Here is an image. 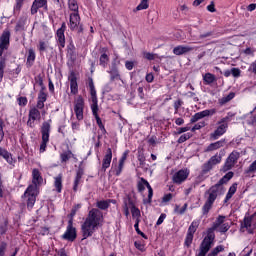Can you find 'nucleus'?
Wrapping results in <instances>:
<instances>
[{
    "mask_svg": "<svg viewBox=\"0 0 256 256\" xmlns=\"http://www.w3.org/2000/svg\"><path fill=\"white\" fill-rule=\"evenodd\" d=\"M233 172L226 173L215 185L210 187V189L206 192L208 194V198L205 202V204L202 207V213L203 215H207L209 211H211V207H213V203H215L217 197L219 195L225 194V183H229L231 179H233Z\"/></svg>",
    "mask_w": 256,
    "mask_h": 256,
    "instance_id": "obj_1",
    "label": "nucleus"
},
{
    "mask_svg": "<svg viewBox=\"0 0 256 256\" xmlns=\"http://www.w3.org/2000/svg\"><path fill=\"white\" fill-rule=\"evenodd\" d=\"M105 218L103 217V212L99 208H92L81 225V231L83 239H89L95 233V229L103 225Z\"/></svg>",
    "mask_w": 256,
    "mask_h": 256,
    "instance_id": "obj_2",
    "label": "nucleus"
},
{
    "mask_svg": "<svg viewBox=\"0 0 256 256\" xmlns=\"http://www.w3.org/2000/svg\"><path fill=\"white\" fill-rule=\"evenodd\" d=\"M40 185H43V176H41L39 169L35 168L32 170V184L28 186L24 193L29 211L33 209L35 201H37Z\"/></svg>",
    "mask_w": 256,
    "mask_h": 256,
    "instance_id": "obj_3",
    "label": "nucleus"
},
{
    "mask_svg": "<svg viewBox=\"0 0 256 256\" xmlns=\"http://www.w3.org/2000/svg\"><path fill=\"white\" fill-rule=\"evenodd\" d=\"M225 223V216H219L214 222L213 226L209 228L206 232V236L202 240L198 253L196 256H207L209 251H211V247H213V243L215 242V231L219 229L222 224Z\"/></svg>",
    "mask_w": 256,
    "mask_h": 256,
    "instance_id": "obj_4",
    "label": "nucleus"
},
{
    "mask_svg": "<svg viewBox=\"0 0 256 256\" xmlns=\"http://www.w3.org/2000/svg\"><path fill=\"white\" fill-rule=\"evenodd\" d=\"M218 127L215 129L213 133L210 134V139L212 141H217L219 137H223L227 133V129H229V116H226L217 122Z\"/></svg>",
    "mask_w": 256,
    "mask_h": 256,
    "instance_id": "obj_5",
    "label": "nucleus"
},
{
    "mask_svg": "<svg viewBox=\"0 0 256 256\" xmlns=\"http://www.w3.org/2000/svg\"><path fill=\"white\" fill-rule=\"evenodd\" d=\"M51 133V120L42 123L41 135L42 142L40 144V153H45L47 149V143H49V135Z\"/></svg>",
    "mask_w": 256,
    "mask_h": 256,
    "instance_id": "obj_6",
    "label": "nucleus"
},
{
    "mask_svg": "<svg viewBox=\"0 0 256 256\" xmlns=\"http://www.w3.org/2000/svg\"><path fill=\"white\" fill-rule=\"evenodd\" d=\"M145 188L148 189V198H144L143 203L144 205H147L153 201V188L151 187V184H149V181H147L145 178H141L137 183L138 192L143 195Z\"/></svg>",
    "mask_w": 256,
    "mask_h": 256,
    "instance_id": "obj_7",
    "label": "nucleus"
},
{
    "mask_svg": "<svg viewBox=\"0 0 256 256\" xmlns=\"http://www.w3.org/2000/svg\"><path fill=\"white\" fill-rule=\"evenodd\" d=\"M68 27L70 31L78 30V33L83 32V26H81V16H79V12H73L70 14Z\"/></svg>",
    "mask_w": 256,
    "mask_h": 256,
    "instance_id": "obj_8",
    "label": "nucleus"
},
{
    "mask_svg": "<svg viewBox=\"0 0 256 256\" xmlns=\"http://www.w3.org/2000/svg\"><path fill=\"white\" fill-rule=\"evenodd\" d=\"M239 157H241V154L239 152L232 151L222 167L223 173H227V171H231V169L235 167V164L237 163V161H239Z\"/></svg>",
    "mask_w": 256,
    "mask_h": 256,
    "instance_id": "obj_9",
    "label": "nucleus"
},
{
    "mask_svg": "<svg viewBox=\"0 0 256 256\" xmlns=\"http://www.w3.org/2000/svg\"><path fill=\"white\" fill-rule=\"evenodd\" d=\"M62 239L65 241H70L71 243L77 239V229L73 227V219L68 221V225L65 233L62 235Z\"/></svg>",
    "mask_w": 256,
    "mask_h": 256,
    "instance_id": "obj_10",
    "label": "nucleus"
},
{
    "mask_svg": "<svg viewBox=\"0 0 256 256\" xmlns=\"http://www.w3.org/2000/svg\"><path fill=\"white\" fill-rule=\"evenodd\" d=\"M11 41V32L9 30H4L2 35L0 36V57L3 56V52L9 49Z\"/></svg>",
    "mask_w": 256,
    "mask_h": 256,
    "instance_id": "obj_11",
    "label": "nucleus"
},
{
    "mask_svg": "<svg viewBox=\"0 0 256 256\" xmlns=\"http://www.w3.org/2000/svg\"><path fill=\"white\" fill-rule=\"evenodd\" d=\"M85 109V100L78 96L74 103V112L78 121H83V111Z\"/></svg>",
    "mask_w": 256,
    "mask_h": 256,
    "instance_id": "obj_12",
    "label": "nucleus"
},
{
    "mask_svg": "<svg viewBox=\"0 0 256 256\" xmlns=\"http://www.w3.org/2000/svg\"><path fill=\"white\" fill-rule=\"evenodd\" d=\"M40 120H41V111H39V109H37L36 107L31 108L28 114L27 126L30 127L31 129H35V121H40Z\"/></svg>",
    "mask_w": 256,
    "mask_h": 256,
    "instance_id": "obj_13",
    "label": "nucleus"
},
{
    "mask_svg": "<svg viewBox=\"0 0 256 256\" xmlns=\"http://www.w3.org/2000/svg\"><path fill=\"white\" fill-rule=\"evenodd\" d=\"M88 86L90 89V95H91V109H97L99 108L98 100H97V90H95V83L93 82V78L88 79Z\"/></svg>",
    "mask_w": 256,
    "mask_h": 256,
    "instance_id": "obj_14",
    "label": "nucleus"
},
{
    "mask_svg": "<svg viewBox=\"0 0 256 256\" xmlns=\"http://www.w3.org/2000/svg\"><path fill=\"white\" fill-rule=\"evenodd\" d=\"M65 31H67V24L63 22L61 27L56 32V39L59 44V49H65Z\"/></svg>",
    "mask_w": 256,
    "mask_h": 256,
    "instance_id": "obj_15",
    "label": "nucleus"
},
{
    "mask_svg": "<svg viewBox=\"0 0 256 256\" xmlns=\"http://www.w3.org/2000/svg\"><path fill=\"white\" fill-rule=\"evenodd\" d=\"M215 113H217V111L215 109H207V110H203L201 112H197L195 113L191 119H190V123H197V121L204 119V117H209L211 115H215Z\"/></svg>",
    "mask_w": 256,
    "mask_h": 256,
    "instance_id": "obj_16",
    "label": "nucleus"
},
{
    "mask_svg": "<svg viewBox=\"0 0 256 256\" xmlns=\"http://www.w3.org/2000/svg\"><path fill=\"white\" fill-rule=\"evenodd\" d=\"M215 113H217V111L215 109H207V110H203L201 112H197L195 113L191 119H190V123H197V121L204 119V117H209L211 115H215Z\"/></svg>",
    "mask_w": 256,
    "mask_h": 256,
    "instance_id": "obj_17",
    "label": "nucleus"
},
{
    "mask_svg": "<svg viewBox=\"0 0 256 256\" xmlns=\"http://www.w3.org/2000/svg\"><path fill=\"white\" fill-rule=\"evenodd\" d=\"M215 113H217V111L215 109H207V110H203L201 112H197L195 113L191 119H190V123H197V121L204 119V117H209L211 115H215Z\"/></svg>",
    "mask_w": 256,
    "mask_h": 256,
    "instance_id": "obj_18",
    "label": "nucleus"
},
{
    "mask_svg": "<svg viewBox=\"0 0 256 256\" xmlns=\"http://www.w3.org/2000/svg\"><path fill=\"white\" fill-rule=\"evenodd\" d=\"M68 80L70 81V92L72 95H77L79 93V84L77 83V74L75 72H71Z\"/></svg>",
    "mask_w": 256,
    "mask_h": 256,
    "instance_id": "obj_19",
    "label": "nucleus"
},
{
    "mask_svg": "<svg viewBox=\"0 0 256 256\" xmlns=\"http://www.w3.org/2000/svg\"><path fill=\"white\" fill-rule=\"evenodd\" d=\"M187 177H189L188 170H179L173 175L172 181L177 185H181V183H183V181H185Z\"/></svg>",
    "mask_w": 256,
    "mask_h": 256,
    "instance_id": "obj_20",
    "label": "nucleus"
},
{
    "mask_svg": "<svg viewBox=\"0 0 256 256\" xmlns=\"http://www.w3.org/2000/svg\"><path fill=\"white\" fill-rule=\"evenodd\" d=\"M39 9L47 11V0H34L31 6V15H36Z\"/></svg>",
    "mask_w": 256,
    "mask_h": 256,
    "instance_id": "obj_21",
    "label": "nucleus"
},
{
    "mask_svg": "<svg viewBox=\"0 0 256 256\" xmlns=\"http://www.w3.org/2000/svg\"><path fill=\"white\" fill-rule=\"evenodd\" d=\"M111 161H113V150H111V148H108L102 160L103 171H107V169L111 167Z\"/></svg>",
    "mask_w": 256,
    "mask_h": 256,
    "instance_id": "obj_22",
    "label": "nucleus"
},
{
    "mask_svg": "<svg viewBox=\"0 0 256 256\" xmlns=\"http://www.w3.org/2000/svg\"><path fill=\"white\" fill-rule=\"evenodd\" d=\"M241 229H246L250 235H253L255 231V224H253V216L244 217V222L241 225Z\"/></svg>",
    "mask_w": 256,
    "mask_h": 256,
    "instance_id": "obj_23",
    "label": "nucleus"
},
{
    "mask_svg": "<svg viewBox=\"0 0 256 256\" xmlns=\"http://www.w3.org/2000/svg\"><path fill=\"white\" fill-rule=\"evenodd\" d=\"M193 49H195L192 46H187V45H178L176 47L173 48V53L174 55H186V53H191V51H193Z\"/></svg>",
    "mask_w": 256,
    "mask_h": 256,
    "instance_id": "obj_24",
    "label": "nucleus"
},
{
    "mask_svg": "<svg viewBox=\"0 0 256 256\" xmlns=\"http://www.w3.org/2000/svg\"><path fill=\"white\" fill-rule=\"evenodd\" d=\"M129 205L131 206V213L132 218L135 220V223H141V210L135 206V203L133 201L129 202Z\"/></svg>",
    "mask_w": 256,
    "mask_h": 256,
    "instance_id": "obj_25",
    "label": "nucleus"
},
{
    "mask_svg": "<svg viewBox=\"0 0 256 256\" xmlns=\"http://www.w3.org/2000/svg\"><path fill=\"white\" fill-rule=\"evenodd\" d=\"M99 65L104 69L109 65V54H107V49L103 48L102 53L99 57Z\"/></svg>",
    "mask_w": 256,
    "mask_h": 256,
    "instance_id": "obj_26",
    "label": "nucleus"
},
{
    "mask_svg": "<svg viewBox=\"0 0 256 256\" xmlns=\"http://www.w3.org/2000/svg\"><path fill=\"white\" fill-rule=\"evenodd\" d=\"M92 115L95 117L96 123L99 127V129L105 133V125H103V121L101 120V117H99V108H91Z\"/></svg>",
    "mask_w": 256,
    "mask_h": 256,
    "instance_id": "obj_27",
    "label": "nucleus"
},
{
    "mask_svg": "<svg viewBox=\"0 0 256 256\" xmlns=\"http://www.w3.org/2000/svg\"><path fill=\"white\" fill-rule=\"evenodd\" d=\"M0 157H3V159L9 163V165H13V163H15V160H13V155H11V153H9V151L3 147H0Z\"/></svg>",
    "mask_w": 256,
    "mask_h": 256,
    "instance_id": "obj_28",
    "label": "nucleus"
},
{
    "mask_svg": "<svg viewBox=\"0 0 256 256\" xmlns=\"http://www.w3.org/2000/svg\"><path fill=\"white\" fill-rule=\"evenodd\" d=\"M54 187L56 189V193H61V191H63V174H58L54 177Z\"/></svg>",
    "mask_w": 256,
    "mask_h": 256,
    "instance_id": "obj_29",
    "label": "nucleus"
},
{
    "mask_svg": "<svg viewBox=\"0 0 256 256\" xmlns=\"http://www.w3.org/2000/svg\"><path fill=\"white\" fill-rule=\"evenodd\" d=\"M111 203H115L114 200H100L96 202V207H98L101 211H107L109 209Z\"/></svg>",
    "mask_w": 256,
    "mask_h": 256,
    "instance_id": "obj_30",
    "label": "nucleus"
},
{
    "mask_svg": "<svg viewBox=\"0 0 256 256\" xmlns=\"http://www.w3.org/2000/svg\"><path fill=\"white\" fill-rule=\"evenodd\" d=\"M223 145H225V140H219L214 143H211L206 148V152L209 153L211 151H217V149H221V147H223Z\"/></svg>",
    "mask_w": 256,
    "mask_h": 256,
    "instance_id": "obj_31",
    "label": "nucleus"
},
{
    "mask_svg": "<svg viewBox=\"0 0 256 256\" xmlns=\"http://www.w3.org/2000/svg\"><path fill=\"white\" fill-rule=\"evenodd\" d=\"M35 50L33 48L28 49V55H27V67H33V64L35 63L36 59Z\"/></svg>",
    "mask_w": 256,
    "mask_h": 256,
    "instance_id": "obj_32",
    "label": "nucleus"
},
{
    "mask_svg": "<svg viewBox=\"0 0 256 256\" xmlns=\"http://www.w3.org/2000/svg\"><path fill=\"white\" fill-rule=\"evenodd\" d=\"M203 81L205 85H212V83H215V81H217V78L214 74L208 72L203 75Z\"/></svg>",
    "mask_w": 256,
    "mask_h": 256,
    "instance_id": "obj_33",
    "label": "nucleus"
},
{
    "mask_svg": "<svg viewBox=\"0 0 256 256\" xmlns=\"http://www.w3.org/2000/svg\"><path fill=\"white\" fill-rule=\"evenodd\" d=\"M235 193H237V183H234L232 186H230L224 199V203H227V201H229L235 195Z\"/></svg>",
    "mask_w": 256,
    "mask_h": 256,
    "instance_id": "obj_34",
    "label": "nucleus"
},
{
    "mask_svg": "<svg viewBox=\"0 0 256 256\" xmlns=\"http://www.w3.org/2000/svg\"><path fill=\"white\" fill-rule=\"evenodd\" d=\"M108 73L110 74L111 81L121 79V75L119 74V70L116 66H112L111 70H109Z\"/></svg>",
    "mask_w": 256,
    "mask_h": 256,
    "instance_id": "obj_35",
    "label": "nucleus"
},
{
    "mask_svg": "<svg viewBox=\"0 0 256 256\" xmlns=\"http://www.w3.org/2000/svg\"><path fill=\"white\" fill-rule=\"evenodd\" d=\"M68 9L73 13H79V4L77 0H68Z\"/></svg>",
    "mask_w": 256,
    "mask_h": 256,
    "instance_id": "obj_36",
    "label": "nucleus"
},
{
    "mask_svg": "<svg viewBox=\"0 0 256 256\" xmlns=\"http://www.w3.org/2000/svg\"><path fill=\"white\" fill-rule=\"evenodd\" d=\"M225 251L224 245H218L214 249H212L207 256H217L219 253H223Z\"/></svg>",
    "mask_w": 256,
    "mask_h": 256,
    "instance_id": "obj_37",
    "label": "nucleus"
},
{
    "mask_svg": "<svg viewBox=\"0 0 256 256\" xmlns=\"http://www.w3.org/2000/svg\"><path fill=\"white\" fill-rule=\"evenodd\" d=\"M7 58L0 57V83L3 81V76L5 75V63Z\"/></svg>",
    "mask_w": 256,
    "mask_h": 256,
    "instance_id": "obj_38",
    "label": "nucleus"
},
{
    "mask_svg": "<svg viewBox=\"0 0 256 256\" xmlns=\"http://www.w3.org/2000/svg\"><path fill=\"white\" fill-rule=\"evenodd\" d=\"M199 220H194L191 225L188 228V232L191 235H195V232L197 231L198 227H199Z\"/></svg>",
    "mask_w": 256,
    "mask_h": 256,
    "instance_id": "obj_39",
    "label": "nucleus"
},
{
    "mask_svg": "<svg viewBox=\"0 0 256 256\" xmlns=\"http://www.w3.org/2000/svg\"><path fill=\"white\" fill-rule=\"evenodd\" d=\"M60 157H61L62 163H67V161H69L71 157H75V155H73L72 151H67L62 153Z\"/></svg>",
    "mask_w": 256,
    "mask_h": 256,
    "instance_id": "obj_40",
    "label": "nucleus"
},
{
    "mask_svg": "<svg viewBox=\"0 0 256 256\" xmlns=\"http://www.w3.org/2000/svg\"><path fill=\"white\" fill-rule=\"evenodd\" d=\"M222 159L223 158L220 154H216L212 156L208 161L215 167V165H219V163H221Z\"/></svg>",
    "mask_w": 256,
    "mask_h": 256,
    "instance_id": "obj_41",
    "label": "nucleus"
},
{
    "mask_svg": "<svg viewBox=\"0 0 256 256\" xmlns=\"http://www.w3.org/2000/svg\"><path fill=\"white\" fill-rule=\"evenodd\" d=\"M235 99V93L234 92H230L227 96H224L221 98L220 103L222 105H225V103H229V101Z\"/></svg>",
    "mask_w": 256,
    "mask_h": 256,
    "instance_id": "obj_42",
    "label": "nucleus"
},
{
    "mask_svg": "<svg viewBox=\"0 0 256 256\" xmlns=\"http://www.w3.org/2000/svg\"><path fill=\"white\" fill-rule=\"evenodd\" d=\"M149 9V0H141L140 4L136 7V11H143Z\"/></svg>",
    "mask_w": 256,
    "mask_h": 256,
    "instance_id": "obj_43",
    "label": "nucleus"
},
{
    "mask_svg": "<svg viewBox=\"0 0 256 256\" xmlns=\"http://www.w3.org/2000/svg\"><path fill=\"white\" fill-rule=\"evenodd\" d=\"M213 165L209 162V160L202 165V173H209L213 169Z\"/></svg>",
    "mask_w": 256,
    "mask_h": 256,
    "instance_id": "obj_44",
    "label": "nucleus"
},
{
    "mask_svg": "<svg viewBox=\"0 0 256 256\" xmlns=\"http://www.w3.org/2000/svg\"><path fill=\"white\" fill-rule=\"evenodd\" d=\"M187 211V204H184L182 208L179 205H176L174 208V213H178V215H183Z\"/></svg>",
    "mask_w": 256,
    "mask_h": 256,
    "instance_id": "obj_45",
    "label": "nucleus"
},
{
    "mask_svg": "<svg viewBox=\"0 0 256 256\" xmlns=\"http://www.w3.org/2000/svg\"><path fill=\"white\" fill-rule=\"evenodd\" d=\"M191 137H193V134L191 133L182 134L178 139V143H185V141H188Z\"/></svg>",
    "mask_w": 256,
    "mask_h": 256,
    "instance_id": "obj_46",
    "label": "nucleus"
},
{
    "mask_svg": "<svg viewBox=\"0 0 256 256\" xmlns=\"http://www.w3.org/2000/svg\"><path fill=\"white\" fill-rule=\"evenodd\" d=\"M205 125H206L205 121H200V122L196 123L192 128H190V130L192 132L199 131V129H203V127H205Z\"/></svg>",
    "mask_w": 256,
    "mask_h": 256,
    "instance_id": "obj_47",
    "label": "nucleus"
},
{
    "mask_svg": "<svg viewBox=\"0 0 256 256\" xmlns=\"http://www.w3.org/2000/svg\"><path fill=\"white\" fill-rule=\"evenodd\" d=\"M229 229H231V226L229 225V223H225V222L218 227V231L220 233H227Z\"/></svg>",
    "mask_w": 256,
    "mask_h": 256,
    "instance_id": "obj_48",
    "label": "nucleus"
},
{
    "mask_svg": "<svg viewBox=\"0 0 256 256\" xmlns=\"http://www.w3.org/2000/svg\"><path fill=\"white\" fill-rule=\"evenodd\" d=\"M195 234H189L187 232V235H186V238H185V245L186 247H191V243H193V237H194Z\"/></svg>",
    "mask_w": 256,
    "mask_h": 256,
    "instance_id": "obj_49",
    "label": "nucleus"
},
{
    "mask_svg": "<svg viewBox=\"0 0 256 256\" xmlns=\"http://www.w3.org/2000/svg\"><path fill=\"white\" fill-rule=\"evenodd\" d=\"M38 101H41L45 103L47 101V93H45V90L41 89L39 94H38Z\"/></svg>",
    "mask_w": 256,
    "mask_h": 256,
    "instance_id": "obj_50",
    "label": "nucleus"
},
{
    "mask_svg": "<svg viewBox=\"0 0 256 256\" xmlns=\"http://www.w3.org/2000/svg\"><path fill=\"white\" fill-rule=\"evenodd\" d=\"M182 105H183V100H181V99L174 102L175 115H177V113H179V109H181Z\"/></svg>",
    "mask_w": 256,
    "mask_h": 256,
    "instance_id": "obj_51",
    "label": "nucleus"
},
{
    "mask_svg": "<svg viewBox=\"0 0 256 256\" xmlns=\"http://www.w3.org/2000/svg\"><path fill=\"white\" fill-rule=\"evenodd\" d=\"M25 0H16V3L14 5V11L19 12L21 11V7H23V3Z\"/></svg>",
    "mask_w": 256,
    "mask_h": 256,
    "instance_id": "obj_52",
    "label": "nucleus"
},
{
    "mask_svg": "<svg viewBox=\"0 0 256 256\" xmlns=\"http://www.w3.org/2000/svg\"><path fill=\"white\" fill-rule=\"evenodd\" d=\"M134 247H136V249H138V251H141L142 253L145 251V244H142L141 241H135Z\"/></svg>",
    "mask_w": 256,
    "mask_h": 256,
    "instance_id": "obj_53",
    "label": "nucleus"
},
{
    "mask_svg": "<svg viewBox=\"0 0 256 256\" xmlns=\"http://www.w3.org/2000/svg\"><path fill=\"white\" fill-rule=\"evenodd\" d=\"M255 172H256V160L250 164V166L245 171V173L249 174V173H255Z\"/></svg>",
    "mask_w": 256,
    "mask_h": 256,
    "instance_id": "obj_54",
    "label": "nucleus"
},
{
    "mask_svg": "<svg viewBox=\"0 0 256 256\" xmlns=\"http://www.w3.org/2000/svg\"><path fill=\"white\" fill-rule=\"evenodd\" d=\"M7 251V242L0 243V256H5V252Z\"/></svg>",
    "mask_w": 256,
    "mask_h": 256,
    "instance_id": "obj_55",
    "label": "nucleus"
},
{
    "mask_svg": "<svg viewBox=\"0 0 256 256\" xmlns=\"http://www.w3.org/2000/svg\"><path fill=\"white\" fill-rule=\"evenodd\" d=\"M38 49H39L40 53L47 51V43H45V41H42V40L39 41Z\"/></svg>",
    "mask_w": 256,
    "mask_h": 256,
    "instance_id": "obj_56",
    "label": "nucleus"
},
{
    "mask_svg": "<svg viewBox=\"0 0 256 256\" xmlns=\"http://www.w3.org/2000/svg\"><path fill=\"white\" fill-rule=\"evenodd\" d=\"M134 229L136 231V233H138V235H141L143 237V239H147V235H145V233H143L140 229H139V223H135L134 224Z\"/></svg>",
    "mask_w": 256,
    "mask_h": 256,
    "instance_id": "obj_57",
    "label": "nucleus"
},
{
    "mask_svg": "<svg viewBox=\"0 0 256 256\" xmlns=\"http://www.w3.org/2000/svg\"><path fill=\"white\" fill-rule=\"evenodd\" d=\"M123 167H125V163L119 162L118 167L116 168V176L119 177L123 171Z\"/></svg>",
    "mask_w": 256,
    "mask_h": 256,
    "instance_id": "obj_58",
    "label": "nucleus"
},
{
    "mask_svg": "<svg viewBox=\"0 0 256 256\" xmlns=\"http://www.w3.org/2000/svg\"><path fill=\"white\" fill-rule=\"evenodd\" d=\"M80 208H81V204H76V205L72 208L71 213H70L71 219H73V217H74L75 215H77V210L80 209Z\"/></svg>",
    "mask_w": 256,
    "mask_h": 256,
    "instance_id": "obj_59",
    "label": "nucleus"
},
{
    "mask_svg": "<svg viewBox=\"0 0 256 256\" xmlns=\"http://www.w3.org/2000/svg\"><path fill=\"white\" fill-rule=\"evenodd\" d=\"M145 59H148V61H153L155 60V57H157V54H153L151 52H146L144 53Z\"/></svg>",
    "mask_w": 256,
    "mask_h": 256,
    "instance_id": "obj_60",
    "label": "nucleus"
},
{
    "mask_svg": "<svg viewBox=\"0 0 256 256\" xmlns=\"http://www.w3.org/2000/svg\"><path fill=\"white\" fill-rule=\"evenodd\" d=\"M17 101L20 107H25V105H27V97H19Z\"/></svg>",
    "mask_w": 256,
    "mask_h": 256,
    "instance_id": "obj_61",
    "label": "nucleus"
},
{
    "mask_svg": "<svg viewBox=\"0 0 256 256\" xmlns=\"http://www.w3.org/2000/svg\"><path fill=\"white\" fill-rule=\"evenodd\" d=\"M231 73H232V76H234L235 78L241 77V69L239 68H232Z\"/></svg>",
    "mask_w": 256,
    "mask_h": 256,
    "instance_id": "obj_62",
    "label": "nucleus"
},
{
    "mask_svg": "<svg viewBox=\"0 0 256 256\" xmlns=\"http://www.w3.org/2000/svg\"><path fill=\"white\" fill-rule=\"evenodd\" d=\"M171 199H173V194L168 193L163 196L162 203H169V201H171Z\"/></svg>",
    "mask_w": 256,
    "mask_h": 256,
    "instance_id": "obj_63",
    "label": "nucleus"
},
{
    "mask_svg": "<svg viewBox=\"0 0 256 256\" xmlns=\"http://www.w3.org/2000/svg\"><path fill=\"white\" fill-rule=\"evenodd\" d=\"M248 71L256 75V60L250 64Z\"/></svg>",
    "mask_w": 256,
    "mask_h": 256,
    "instance_id": "obj_64",
    "label": "nucleus"
}]
</instances>
